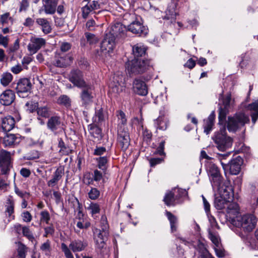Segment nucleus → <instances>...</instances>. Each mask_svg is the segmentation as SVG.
Returning <instances> with one entry per match:
<instances>
[{
  "mask_svg": "<svg viewBox=\"0 0 258 258\" xmlns=\"http://www.w3.org/2000/svg\"><path fill=\"white\" fill-rule=\"evenodd\" d=\"M212 139L219 150L224 151L232 146V139L226 136V130L225 126H222L215 133Z\"/></svg>",
  "mask_w": 258,
  "mask_h": 258,
  "instance_id": "nucleus-3",
  "label": "nucleus"
},
{
  "mask_svg": "<svg viewBox=\"0 0 258 258\" xmlns=\"http://www.w3.org/2000/svg\"><path fill=\"white\" fill-rule=\"evenodd\" d=\"M91 225L90 222L87 220H80L77 223V226L80 229H88Z\"/></svg>",
  "mask_w": 258,
  "mask_h": 258,
  "instance_id": "nucleus-50",
  "label": "nucleus"
},
{
  "mask_svg": "<svg viewBox=\"0 0 258 258\" xmlns=\"http://www.w3.org/2000/svg\"><path fill=\"white\" fill-rule=\"evenodd\" d=\"M115 46V40L110 35L106 34L100 46L101 51L105 54L112 52Z\"/></svg>",
  "mask_w": 258,
  "mask_h": 258,
  "instance_id": "nucleus-18",
  "label": "nucleus"
},
{
  "mask_svg": "<svg viewBox=\"0 0 258 258\" xmlns=\"http://www.w3.org/2000/svg\"><path fill=\"white\" fill-rule=\"evenodd\" d=\"M113 82H111L109 84V87L112 92L115 93H118L121 89V79H120L118 76H114L113 78Z\"/></svg>",
  "mask_w": 258,
  "mask_h": 258,
  "instance_id": "nucleus-28",
  "label": "nucleus"
},
{
  "mask_svg": "<svg viewBox=\"0 0 258 258\" xmlns=\"http://www.w3.org/2000/svg\"><path fill=\"white\" fill-rule=\"evenodd\" d=\"M117 116L118 119L120 120V123L122 124H124L126 122V119L125 117V113L121 110H118L117 111Z\"/></svg>",
  "mask_w": 258,
  "mask_h": 258,
  "instance_id": "nucleus-56",
  "label": "nucleus"
},
{
  "mask_svg": "<svg viewBox=\"0 0 258 258\" xmlns=\"http://www.w3.org/2000/svg\"><path fill=\"white\" fill-rule=\"evenodd\" d=\"M37 114L38 115V119L40 121V123L43 124L44 122L40 119V117L48 118L50 116V111L49 109L46 107H41L37 108Z\"/></svg>",
  "mask_w": 258,
  "mask_h": 258,
  "instance_id": "nucleus-36",
  "label": "nucleus"
},
{
  "mask_svg": "<svg viewBox=\"0 0 258 258\" xmlns=\"http://www.w3.org/2000/svg\"><path fill=\"white\" fill-rule=\"evenodd\" d=\"M26 106L27 107V109L29 110L30 112H33L36 109L38 108V104L36 102L30 101L26 103Z\"/></svg>",
  "mask_w": 258,
  "mask_h": 258,
  "instance_id": "nucleus-53",
  "label": "nucleus"
},
{
  "mask_svg": "<svg viewBox=\"0 0 258 258\" xmlns=\"http://www.w3.org/2000/svg\"><path fill=\"white\" fill-rule=\"evenodd\" d=\"M208 237L212 243L217 247H219L220 244V238L217 232H213L210 229L208 230Z\"/></svg>",
  "mask_w": 258,
  "mask_h": 258,
  "instance_id": "nucleus-38",
  "label": "nucleus"
},
{
  "mask_svg": "<svg viewBox=\"0 0 258 258\" xmlns=\"http://www.w3.org/2000/svg\"><path fill=\"white\" fill-rule=\"evenodd\" d=\"M9 41V37L8 36H4L3 34H0V45L3 46L4 47L7 48L8 46Z\"/></svg>",
  "mask_w": 258,
  "mask_h": 258,
  "instance_id": "nucleus-54",
  "label": "nucleus"
},
{
  "mask_svg": "<svg viewBox=\"0 0 258 258\" xmlns=\"http://www.w3.org/2000/svg\"><path fill=\"white\" fill-rule=\"evenodd\" d=\"M36 23L41 27L42 32L47 34L51 32L52 28L49 22L45 18H37Z\"/></svg>",
  "mask_w": 258,
  "mask_h": 258,
  "instance_id": "nucleus-26",
  "label": "nucleus"
},
{
  "mask_svg": "<svg viewBox=\"0 0 258 258\" xmlns=\"http://www.w3.org/2000/svg\"><path fill=\"white\" fill-rule=\"evenodd\" d=\"M133 53L135 57H140L145 54L146 47L141 43H138L133 46Z\"/></svg>",
  "mask_w": 258,
  "mask_h": 258,
  "instance_id": "nucleus-31",
  "label": "nucleus"
},
{
  "mask_svg": "<svg viewBox=\"0 0 258 258\" xmlns=\"http://www.w3.org/2000/svg\"><path fill=\"white\" fill-rule=\"evenodd\" d=\"M155 123L157 127L161 130H166L167 126V122L164 117H159L155 120Z\"/></svg>",
  "mask_w": 258,
  "mask_h": 258,
  "instance_id": "nucleus-44",
  "label": "nucleus"
},
{
  "mask_svg": "<svg viewBox=\"0 0 258 258\" xmlns=\"http://www.w3.org/2000/svg\"><path fill=\"white\" fill-rule=\"evenodd\" d=\"M248 109L253 112L251 114L252 121L255 123L258 118V99L248 106Z\"/></svg>",
  "mask_w": 258,
  "mask_h": 258,
  "instance_id": "nucleus-35",
  "label": "nucleus"
},
{
  "mask_svg": "<svg viewBox=\"0 0 258 258\" xmlns=\"http://www.w3.org/2000/svg\"><path fill=\"white\" fill-rule=\"evenodd\" d=\"M107 117V112L102 108H100L96 111L94 121L98 124H101Z\"/></svg>",
  "mask_w": 258,
  "mask_h": 258,
  "instance_id": "nucleus-32",
  "label": "nucleus"
},
{
  "mask_svg": "<svg viewBox=\"0 0 258 258\" xmlns=\"http://www.w3.org/2000/svg\"><path fill=\"white\" fill-rule=\"evenodd\" d=\"M87 209L90 211L92 215L99 213L100 211L99 205L98 204L94 203H91Z\"/></svg>",
  "mask_w": 258,
  "mask_h": 258,
  "instance_id": "nucleus-48",
  "label": "nucleus"
},
{
  "mask_svg": "<svg viewBox=\"0 0 258 258\" xmlns=\"http://www.w3.org/2000/svg\"><path fill=\"white\" fill-rule=\"evenodd\" d=\"M87 42L90 44H94L97 43L99 39L93 34L86 32L85 33Z\"/></svg>",
  "mask_w": 258,
  "mask_h": 258,
  "instance_id": "nucleus-47",
  "label": "nucleus"
},
{
  "mask_svg": "<svg viewBox=\"0 0 258 258\" xmlns=\"http://www.w3.org/2000/svg\"><path fill=\"white\" fill-rule=\"evenodd\" d=\"M65 61V58L63 56H61L56 60L54 64L58 67H66L68 66V63Z\"/></svg>",
  "mask_w": 258,
  "mask_h": 258,
  "instance_id": "nucleus-51",
  "label": "nucleus"
},
{
  "mask_svg": "<svg viewBox=\"0 0 258 258\" xmlns=\"http://www.w3.org/2000/svg\"><path fill=\"white\" fill-rule=\"evenodd\" d=\"M31 89V84L30 80L26 78L19 80L16 87L17 93H25L29 91Z\"/></svg>",
  "mask_w": 258,
  "mask_h": 258,
  "instance_id": "nucleus-23",
  "label": "nucleus"
},
{
  "mask_svg": "<svg viewBox=\"0 0 258 258\" xmlns=\"http://www.w3.org/2000/svg\"><path fill=\"white\" fill-rule=\"evenodd\" d=\"M230 222L233 226L241 228L245 232H250L255 228L257 219L253 215L247 214L231 218Z\"/></svg>",
  "mask_w": 258,
  "mask_h": 258,
  "instance_id": "nucleus-2",
  "label": "nucleus"
},
{
  "mask_svg": "<svg viewBox=\"0 0 258 258\" xmlns=\"http://www.w3.org/2000/svg\"><path fill=\"white\" fill-rule=\"evenodd\" d=\"M69 79L75 86L78 88H83L89 87V84L85 81L83 74L79 70L76 69L71 71L69 74Z\"/></svg>",
  "mask_w": 258,
  "mask_h": 258,
  "instance_id": "nucleus-10",
  "label": "nucleus"
},
{
  "mask_svg": "<svg viewBox=\"0 0 258 258\" xmlns=\"http://www.w3.org/2000/svg\"><path fill=\"white\" fill-rule=\"evenodd\" d=\"M20 142V139L14 134H8L3 140L5 147H11L18 144Z\"/></svg>",
  "mask_w": 258,
  "mask_h": 258,
  "instance_id": "nucleus-27",
  "label": "nucleus"
},
{
  "mask_svg": "<svg viewBox=\"0 0 258 258\" xmlns=\"http://www.w3.org/2000/svg\"><path fill=\"white\" fill-rule=\"evenodd\" d=\"M56 4L44 3L43 10L46 14H53L56 11Z\"/></svg>",
  "mask_w": 258,
  "mask_h": 258,
  "instance_id": "nucleus-41",
  "label": "nucleus"
},
{
  "mask_svg": "<svg viewBox=\"0 0 258 258\" xmlns=\"http://www.w3.org/2000/svg\"><path fill=\"white\" fill-rule=\"evenodd\" d=\"M98 164L97 166L99 169L105 172L107 168L108 159L106 156L100 157L96 159Z\"/></svg>",
  "mask_w": 258,
  "mask_h": 258,
  "instance_id": "nucleus-40",
  "label": "nucleus"
},
{
  "mask_svg": "<svg viewBox=\"0 0 258 258\" xmlns=\"http://www.w3.org/2000/svg\"><path fill=\"white\" fill-rule=\"evenodd\" d=\"M10 13L7 12L5 14L2 15L0 17V23L3 25L6 24L8 22V20L10 19Z\"/></svg>",
  "mask_w": 258,
  "mask_h": 258,
  "instance_id": "nucleus-58",
  "label": "nucleus"
},
{
  "mask_svg": "<svg viewBox=\"0 0 258 258\" xmlns=\"http://www.w3.org/2000/svg\"><path fill=\"white\" fill-rule=\"evenodd\" d=\"M206 168L213 189L222 186V184L227 182L223 181V177L221 174L220 169L212 161H209L207 162Z\"/></svg>",
  "mask_w": 258,
  "mask_h": 258,
  "instance_id": "nucleus-4",
  "label": "nucleus"
},
{
  "mask_svg": "<svg viewBox=\"0 0 258 258\" xmlns=\"http://www.w3.org/2000/svg\"><path fill=\"white\" fill-rule=\"evenodd\" d=\"M197 258H214L202 243H199L197 251Z\"/></svg>",
  "mask_w": 258,
  "mask_h": 258,
  "instance_id": "nucleus-29",
  "label": "nucleus"
},
{
  "mask_svg": "<svg viewBox=\"0 0 258 258\" xmlns=\"http://www.w3.org/2000/svg\"><path fill=\"white\" fill-rule=\"evenodd\" d=\"M163 159L160 158H153L149 160L150 166L154 167L157 164H160L162 162Z\"/></svg>",
  "mask_w": 258,
  "mask_h": 258,
  "instance_id": "nucleus-63",
  "label": "nucleus"
},
{
  "mask_svg": "<svg viewBox=\"0 0 258 258\" xmlns=\"http://www.w3.org/2000/svg\"><path fill=\"white\" fill-rule=\"evenodd\" d=\"M234 100H232L231 94H227L222 98L223 108L221 107L219 110V123H222L225 120L226 116L228 112V109L234 104Z\"/></svg>",
  "mask_w": 258,
  "mask_h": 258,
  "instance_id": "nucleus-13",
  "label": "nucleus"
},
{
  "mask_svg": "<svg viewBox=\"0 0 258 258\" xmlns=\"http://www.w3.org/2000/svg\"><path fill=\"white\" fill-rule=\"evenodd\" d=\"M45 43V40L42 38L32 37L28 45V49L31 53L34 54L44 46Z\"/></svg>",
  "mask_w": 258,
  "mask_h": 258,
  "instance_id": "nucleus-19",
  "label": "nucleus"
},
{
  "mask_svg": "<svg viewBox=\"0 0 258 258\" xmlns=\"http://www.w3.org/2000/svg\"><path fill=\"white\" fill-rule=\"evenodd\" d=\"M214 115L211 114L207 119L204 120V132L207 135L209 134L212 130V127L214 125Z\"/></svg>",
  "mask_w": 258,
  "mask_h": 258,
  "instance_id": "nucleus-33",
  "label": "nucleus"
},
{
  "mask_svg": "<svg viewBox=\"0 0 258 258\" xmlns=\"http://www.w3.org/2000/svg\"><path fill=\"white\" fill-rule=\"evenodd\" d=\"M47 128L54 134L61 132L63 130V122L58 116L50 117L47 122Z\"/></svg>",
  "mask_w": 258,
  "mask_h": 258,
  "instance_id": "nucleus-17",
  "label": "nucleus"
},
{
  "mask_svg": "<svg viewBox=\"0 0 258 258\" xmlns=\"http://www.w3.org/2000/svg\"><path fill=\"white\" fill-rule=\"evenodd\" d=\"M44 237H47L49 235H52L54 232V229L52 226H48L44 228Z\"/></svg>",
  "mask_w": 258,
  "mask_h": 258,
  "instance_id": "nucleus-64",
  "label": "nucleus"
},
{
  "mask_svg": "<svg viewBox=\"0 0 258 258\" xmlns=\"http://www.w3.org/2000/svg\"><path fill=\"white\" fill-rule=\"evenodd\" d=\"M127 30L140 36H145L148 32V29L138 19L133 21L127 26Z\"/></svg>",
  "mask_w": 258,
  "mask_h": 258,
  "instance_id": "nucleus-16",
  "label": "nucleus"
},
{
  "mask_svg": "<svg viewBox=\"0 0 258 258\" xmlns=\"http://www.w3.org/2000/svg\"><path fill=\"white\" fill-rule=\"evenodd\" d=\"M143 136L144 140L146 141L147 142H148L151 139L152 134L151 132L146 129L144 130L143 132Z\"/></svg>",
  "mask_w": 258,
  "mask_h": 258,
  "instance_id": "nucleus-60",
  "label": "nucleus"
},
{
  "mask_svg": "<svg viewBox=\"0 0 258 258\" xmlns=\"http://www.w3.org/2000/svg\"><path fill=\"white\" fill-rule=\"evenodd\" d=\"M83 89L80 96L82 105L86 106L92 102V87L89 84L88 87H84Z\"/></svg>",
  "mask_w": 258,
  "mask_h": 258,
  "instance_id": "nucleus-22",
  "label": "nucleus"
},
{
  "mask_svg": "<svg viewBox=\"0 0 258 258\" xmlns=\"http://www.w3.org/2000/svg\"><path fill=\"white\" fill-rule=\"evenodd\" d=\"M50 215L47 211H43L40 213V221L48 224L50 220Z\"/></svg>",
  "mask_w": 258,
  "mask_h": 258,
  "instance_id": "nucleus-52",
  "label": "nucleus"
},
{
  "mask_svg": "<svg viewBox=\"0 0 258 258\" xmlns=\"http://www.w3.org/2000/svg\"><path fill=\"white\" fill-rule=\"evenodd\" d=\"M242 163V159L239 156L232 159L228 164H225L223 162H221L224 170H229L230 173L233 175H237L239 173Z\"/></svg>",
  "mask_w": 258,
  "mask_h": 258,
  "instance_id": "nucleus-15",
  "label": "nucleus"
},
{
  "mask_svg": "<svg viewBox=\"0 0 258 258\" xmlns=\"http://www.w3.org/2000/svg\"><path fill=\"white\" fill-rule=\"evenodd\" d=\"M22 235L26 237L28 240L31 241L32 242L35 241V238L33 236V234L32 231L30 230L29 226H25L24 228L23 229V232L22 233Z\"/></svg>",
  "mask_w": 258,
  "mask_h": 258,
  "instance_id": "nucleus-43",
  "label": "nucleus"
},
{
  "mask_svg": "<svg viewBox=\"0 0 258 258\" xmlns=\"http://www.w3.org/2000/svg\"><path fill=\"white\" fill-rule=\"evenodd\" d=\"M227 206V212L230 214L235 215L239 211L238 205L236 203H228Z\"/></svg>",
  "mask_w": 258,
  "mask_h": 258,
  "instance_id": "nucleus-42",
  "label": "nucleus"
},
{
  "mask_svg": "<svg viewBox=\"0 0 258 258\" xmlns=\"http://www.w3.org/2000/svg\"><path fill=\"white\" fill-rule=\"evenodd\" d=\"M22 217L23 220L25 222H30L32 220V216L28 211L23 212L22 214Z\"/></svg>",
  "mask_w": 258,
  "mask_h": 258,
  "instance_id": "nucleus-59",
  "label": "nucleus"
},
{
  "mask_svg": "<svg viewBox=\"0 0 258 258\" xmlns=\"http://www.w3.org/2000/svg\"><path fill=\"white\" fill-rule=\"evenodd\" d=\"M248 116L243 113L235 114L232 117H228L227 127L230 132L235 133L249 122Z\"/></svg>",
  "mask_w": 258,
  "mask_h": 258,
  "instance_id": "nucleus-7",
  "label": "nucleus"
},
{
  "mask_svg": "<svg viewBox=\"0 0 258 258\" xmlns=\"http://www.w3.org/2000/svg\"><path fill=\"white\" fill-rule=\"evenodd\" d=\"M100 196V191L96 188L92 187L88 192L89 198L93 200H96Z\"/></svg>",
  "mask_w": 258,
  "mask_h": 258,
  "instance_id": "nucleus-49",
  "label": "nucleus"
},
{
  "mask_svg": "<svg viewBox=\"0 0 258 258\" xmlns=\"http://www.w3.org/2000/svg\"><path fill=\"white\" fill-rule=\"evenodd\" d=\"M63 174L64 170L61 167L58 168L53 173L52 178L47 182L48 186L53 187L56 185Z\"/></svg>",
  "mask_w": 258,
  "mask_h": 258,
  "instance_id": "nucleus-25",
  "label": "nucleus"
},
{
  "mask_svg": "<svg viewBox=\"0 0 258 258\" xmlns=\"http://www.w3.org/2000/svg\"><path fill=\"white\" fill-rule=\"evenodd\" d=\"M152 65L149 60L135 58L126 64L128 72L132 74H142L149 70Z\"/></svg>",
  "mask_w": 258,
  "mask_h": 258,
  "instance_id": "nucleus-6",
  "label": "nucleus"
},
{
  "mask_svg": "<svg viewBox=\"0 0 258 258\" xmlns=\"http://www.w3.org/2000/svg\"><path fill=\"white\" fill-rule=\"evenodd\" d=\"M117 143L123 151L127 150L130 145V138L128 130L120 126L118 130Z\"/></svg>",
  "mask_w": 258,
  "mask_h": 258,
  "instance_id": "nucleus-12",
  "label": "nucleus"
},
{
  "mask_svg": "<svg viewBox=\"0 0 258 258\" xmlns=\"http://www.w3.org/2000/svg\"><path fill=\"white\" fill-rule=\"evenodd\" d=\"M93 10L91 9V7L89 6V5H86L85 6L83 7L82 8L83 18L84 19L87 18L89 14Z\"/></svg>",
  "mask_w": 258,
  "mask_h": 258,
  "instance_id": "nucleus-55",
  "label": "nucleus"
},
{
  "mask_svg": "<svg viewBox=\"0 0 258 258\" xmlns=\"http://www.w3.org/2000/svg\"><path fill=\"white\" fill-rule=\"evenodd\" d=\"M127 30L126 27L121 23H116L111 26L109 33L107 34L110 35L115 40L124 39L126 36Z\"/></svg>",
  "mask_w": 258,
  "mask_h": 258,
  "instance_id": "nucleus-14",
  "label": "nucleus"
},
{
  "mask_svg": "<svg viewBox=\"0 0 258 258\" xmlns=\"http://www.w3.org/2000/svg\"><path fill=\"white\" fill-rule=\"evenodd\" d=\"M40 250L43 251L45 254H49L51 250V242L49 240H47L45 242L43 243L40 247Z\"/></svg>",
  "mask_w": 258,
  "mask_h": 258,
  "instance_id": "nucleus-45",
  "label": "nucleus"
},
{
  "mask_svg": "<svg viewBox=\"0 0 258 258\" xmlns=\"http://www.w3.org/2000/svg\"><path fill=\"white\" fill-rule=\"evenodd\" d=\"M14 201L12 199V197H9V198L7 200V209L6 212L9 215L10 220H14L15 216L13 215V213L14 212Z\"/></svg>",
  "mask_w": 258,
  "mask_h": 258,
  "instance_id": "nucleus-30",
  "label": "nucleus"
},
{
  "mask_svg": "<svg viewBox=\"0 0 258 258\" xmlns=\"http://www.w3.org/2000/svg\"><path fill=\"white\" fill-rule=\"evenodd\" d=\"M13 79V76L10 73L5 72L1 75L0 83L3 86L7 87L12 81Z\"/></svg>",
  "mask_w": 258,
  "mask_h": 258,
  "instance_id": "nucleus-37",
  "label": "nucleus"
},
{
  "mask_svg": "<svg viewBox=\"0 0 258 258\" xmlns=\"http://www.w3.org/2000/svg\"><path fill=\"white\" fill-rule=\"evenodd\" d=\"M15 93L11 89H7L0 95V103L4 106L11 105L15 100Z\"/></svg>",
  "mask_w": 258,
  "mask_h": 258,
  "instance_id": "nucleus-20",
  "label": "nucleus"
},
{
  "mask_svg": "<svg viewBox=\"0 0 258 258\" xmlns=\"http://www.w3.org/2000/svg\"><path fill=\"white\" fill-rule=\"evenodd\" d=\"M19 48V40L18 39H16L13 45L10 46L9 48V52H13L17 51Z\"/></svg>",
  "mask_w": 258,
  "mask_h": 258,
  "instance_id": "nucleus-61",
  "label": "nucleus"
},
{
  "mask_svg": "<svg viewBox=\"0 0 258 258\" xmlns=\"http://www.w3.org/2000/svg\"><path fill=\"white\" fill-rule=\"evenodd\" d=\"M13 153L5 149L0 150V171L2 174L8 175L13 167Z\"/></svg>",
  "mask_w": 258,
  "mask_h": 258,
  "instance_id": "nucleus-8",
  "label": "nucleus"
},
{
  "mask_svg": "<svg viewBox=\"0 0 258 258\" xmlns=\"http://www.w3.org/2000/svg\"><path fill=\"white\" fill-rule=\"evenodd\" d=\"M214 189L217 191L214 201L215 207L218 210L223 209L233 199V188L230 182H227Z\"/></svg>",
  "mask_w": 258,
  "mask_h": 258,
  "instance_id": "nucleus-1",
  "label": "nucleus"
},
{
  "mask_svg": "<svg viewBox=\"0 0 258 258\" xmlns=\"http://www.w3.org/2000/svg\"><path fill=\"white\" fill-rule=\"evenodd\" d=\"M29 4L28 0H22L20 4V7L19 11H26L29 7Z\"/></svg>",
  "mask_w": 258,
  "mask_h": 258,
  "instance_id": "nucleus-57",
  "label": "nucleus"
},
{
  "mask_svg": "<svg viewBox=\"0 0 258 258\" xmlns=\"http://www.w3.org/2000/svg\"><path fill=\"white\" fill-rule=\"evenodd\" d=\"M18 255L21 258L25 257L26 247L24 245H21L19 246L18 249Z\"/></svg>",
  "mask_w": 258,
  "mask_h": 258,
  "instance_id": "nucleus-62",
  "label": "nucleus"
},
{
  "mask_svg": "<svg viewBox=\"0 0 258 258\" xmlns=\"http://www.w3.org/2000/svg\"><path fill=\"white\" fill-rule=\"evenodd\" d=\"M166 215L170 222L171 231L172 232L175 231L177 229L178 222L177 217L169 211H166Z\"/></svg>",
  "mask_w": 258,
  "mask_h": 258,
  "instance_id": "nucleus-34",
  "label": "nucleus"
},
{
  "mask_svg": "<svg viewBox=\"0 0 258 258\" xmlns=\"http://www.w3.org/2000/svg\"><path fill=\"white\" fill-rule=\"evenodd\" d=\"M107 226L105 225L102 229L96 228L94 230V239L95 241L96 247L101 250L105 246V240L108 235L107 229Z\"/></svg>",
  "mask_w": 258,
  "mask_h": 258,
  "instance_id": "nucleus-11",
  "label": "nucleus"
},
{
  "mask_svg": "<svg viewBox=\"0 0 258 258\" xmlns=\"http://www.w3.org/2000/svg\"><path fill=\"white\" fill-rule=\"evenodd\" d=\"M185 192L181 189H172L166 193L163 201L165 205L168 207L174 206L178 203V200L181 196L180 194H184Z\"/></svg>",
  "mask_w": 258,
  "mask_h": 258,
  "instance_id": "nucleus-9",
  "label": "nucleus"
},
{
  "mask_svg": "<svg viewBox=\"0 0 258 258\" xmlns=\"http://www.w3.org/2000/svg\"><path fill=\"white\" fill-rule=\"evenodd\" d=\"M87 246L88 242L86 240L76 239L71 242L69 248L65 243H62L61 248L66 258H74L70 249L74 252H80L84 250Z\"/></svg>",
  "mask_w": 258,
  "mask_h": 258,
  "instance_id": "nucleus-5",
  "label": "nucleus"
},
{
  "mask_svg": "<svg viewBox=\"0 0 258 258\" xmlns=\"http://www.w3.org/2000/svg\"><path fill=\"white\" fill-rule=\"evenodd\" d=\"M133 91L134 92L142 96H145L148 93L147 87L145 83L140 80L135 79L133 82Z\"/></svg>",
  "mask_w": 258,
  "mask_h": 258,
  "instance_id": "nucleus-21",
  "label": "nucleus"
},
{
  "mask_svg": "<svg viewBox=\"0 0 258 258\" xmlns=\"http://www.w3.org/2000/svg\"><path fill=\"white\" fill-rule=\"evenodd\" d=\"M57 102L60 105H63L67 107L71 105V100L69 97L65 95L59 96L57 99Z\"/></svg>",
  "mask_w": 258,
  "mask_h": 258,
  "instance_id": "nucleus-46",
  "label": "nucleus"
},
{
  "mask_svg": "<svg viewBox=\"0 0 258 258\" xmlns=\"http://www.w3.org/2000/svg\"><path fill=\"white\" fill-rule=\"evenodd\" d=\"M106 174V172H103V171L98 170V169L94 170L93 174L92 179L91 180L90 182H88V184L91 183V182L93 181L99 182L101 180H104V176Z\"/></svg>",
  "mask_w": 258,
  "mask_h": 258,
  "instance_id": "nucleus-39",
  "label": "nucleus"
},
{
  "mask_svg": "<svg viewBox=\"0 0 258 258\" xmlns=\"http://www.w3.org/2000/svg\"><path fill=\"white\" fill-rule=\"evenodd\" d=\"M15 120L10 115L6 116L2 118L1 127L5 132L11 131L15 126Z\"/></svg>",
  "mask_w": 258,
  "mask_h": 258,
  "instance_id": "nucleus-24",
  "label": "nucleus"
}]
</instances>
